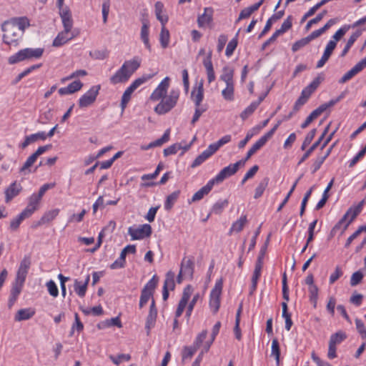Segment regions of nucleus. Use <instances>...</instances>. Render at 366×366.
<instances>
[{"instance_id":"nucleus-54","label":"nucleus","mask_w":366,"mask_h":366,"mask_svg":"<svg viewBox=\"0 0 366 366\" xmlns=\"http://www.w3.org/2000/svg\"><path fill=\"white\" fill-rule=\"evenodd\" d=\"M292 16H289L283 21V23L281 25L280 29L277 30L280 35L284 34L285 32H286L287 30H289L292 27Z\"/></svg>"},{"instance_id":"nucleus-50","label":"nucleus","mask_w":366,"mask_h":366,"mask_svg":"<svg viewBox=\"0 0 366 366\" xmlns=\"http://www.w3.org/2000/svg\"><path fill=\"white\" fill-rule=\"evenodd\" d=\"M258 107L257 103L254 102H252L240 114V117L242 119H247L249 116H250L255 109Z\"/></svg>"},{"instance_id":"nucleus-47","label":"nucleus","mask_w":366,"mask_h":366,"mask_svg":"<svg viewBox=\"0 0 366 366\" xmlns=\"http://www.w3.org/2000/svg\"><path fill=\"white\" fill-rule=\"evenodd\" d=\"M209 157L210 156L204 150L196 157V159L193 161L192 164H191V167L192 168L197 167L202 164L204 161H206Z\"/></svg>"},{"instance_id":"nucleus-61","label":"nucleus","mask_w":366,"mask_h":366,"mask_svg":"<svg viewBox=\"0 0 366 366\" xmlns=\"http://www.w3.org/2000/svg\"><path fill=\"white\" fill-rule=\"evenodd\" d=\"M327 10H324L321 13L317 14L316 17L310 20L306 25V29H309L312 26V25L316 24L319 21H320L323 19V17L327 14Z\"/></svg>"},{"instance_id":"nucleus-55","label":"nucleus","mask_w":366,"mask_h":366,"mask_svg":"<svg viewBox=\"0 0 366 366\" xmlns=\"http://www.w3.org/2000/svg\"><path fill=\"white\" fill-rule=\"evenodd\" d=\"M109 359L113 362L114 364L119 365L123 361H129L131 359V357L127 354H120L117 357L110 355Z\"/></svg>"},{"instance_id":"nucleus-4","label":"nucleus","mask_w":366,"mask_h":366,"mask_svg":"<svg viewBox=\"0 0 366 366\" xmlns=\"http://www.w3.org/2000/svg\"><path fill=\"white\" fill-rule=\"evenodd\" d=\"M43 53L44 49L42 48L23 49L10 56L8 59V62L10 64H14L25 60L37 59L41 57Z\"/></svg>"},{"instance_id":"nucleus-60","label":"nucleus","mask_w":366,"mask_h":366,"mask_svg":"<svg viewBox=\"0 0 366 366\" xmlns=\"http://www.w3.org/2000/svg\"><path fill=\"white\" fill-rule=\"evenodd\" d=\"M237 46V37L232 39L227 44L225 54L227 56H230L234 51L235 50L236 47Z\"/></svg>"},{"instance_id":"nucleus-59","label":"nucleus","mask_w":366,"mask_h":366,"mask_svg":"<svg viewBox=\"0 0 366 366\" xmlns=\"http://www.w3.org/2000/svg\"><path fill=\"white\" fill-rule=\"evenodd\" d=\"M316 129H313L307 134L301 147L302 150H305L306 147L311 143L316 134Z\"/></svg>"},{"instance_id":"nucleus-37","label":"nucleus","mask_w":366,"mask_h":366,"mask_svg":"<svg viewBox=\"0 0 366 366\" xmlns=\"http://www.w3.org/2000/svg\"><path fill=\"white\" fill-rule=\"evenodd\" d=\"M247 216L242 215L239 219H238L236 222H234L230 229V232H239L244 228L245 224L247 223Z\"/></svg>"},{"instance_id":"nucleus-30","label":"nucleus","mask_w":366,"mask_h":366,"mask_svg":"<svg viewBox=\"0 0 366 366\" xmlns=\"http://www.w3.org/2000/svg\"><path fill=\"white\" fill-rule=\"evenodd\" d=\"M140 36L145 47L150 51L151 44L149 43V23L147 22V21H144L142 23Z\"/></svg>"},{"instance_id":"nucleus-49","label":"nucleus","mask_w":366,"mask_h":366,"mask_svg":"<svg viewBox=\"0 0 366 366\" xmlns=\"http://www.w3.org/2000/svg\"><path fill=\"white\" fill-rule=\"evenodd\" d=\"M350 28L349 25H345L338 29L335 34L332 36V39L331 41H335V44L341 39V38L347 33V31Z\"/></svg>"},{"instance_id":"nucleus-19","label":"nucleus","mask_w":366,"mask_h":366,"mask_svg":"<svg viewBox=\"0 0 366 366\" xmlns=\"http://www.w3.org/2000/svg\"><path fill=\"white\" fill-rule=\"evenodd\" d=\"M269 236H268V237L266 240V242L262 247V248L259 251V256L257 257V262L255 264L254 270L253 272L254 275H257L259 277H260V275H261V271H262V266H263V259H264V254H265V252H266V250L267 248V244L269 242Z\"/></svg>"},{"instance_id":"nucleus-13","label":"nucleus","mask_w":366,"mask_h":366,"mask_svg":"<svg viewBox=\"0 0 366 366\" xmlns=\"http://www.w3.org/2000/svg\"><path fill=\"white\" fill-rule=\"evenodd\" d=\"M192 288L191 286L188 285L187 287H186L184 288L182 298L178 304V307H177V311L175 313L176 317H179L182 315V313L188 303V301L192 295Z\"/></svg>"},{"instance_id":"nucleus-43","label":"nucleus","mask_w":366,"mask_h":366,"mask_svg":"<svg viewBox=\"0 0 366 366\" xmlns=\"http://www.w3.org/2000/svg\"><path fill=\"white\" fill-rule=\"evenodd\" d=\"M159 41L163 48L167 47L169 42V31L166 29L165 25H162L159 34Z\"/></svg>"},{"instance_id":"nucleus-62","label":"nucleus","mask_w":366,"mask_h":366,"mask_svg":"<svg viewBox=\"0 0 366 366\" xmlns=\"http://www.w3.org/2000/svg\"><path fill=\"white\" fill-rule=\"evenodd\" d=\"M46 287H47V290L49 291V293L56 297L58 296L59 295V290H58V288H57V286L56 285V283L53 281V280H49L47 283H46Z\"/></svg>"},{"instance_id":"nucleus-2","label":"nucleus","mask_w":366,"mask_h":366,"mask_svg":"<svg viewBox=\"0 0 366 366\" xmlns=\"http://www.w3.org/2000/svg\"><path fill=\"white\" fill-rule=\"evenodd\" d=\"M29 26V21L25 16L14 18L5 21L1 26L4 32L3 42L9 46H17L24 34L25 29Z\"/></svg>"},{"instance_id":"nucleus-64","label":"nucleus","mask_w":366,"mask_h":366,"mask_svg":"<svg viewBox=\"0 0 366 366\" xmlns=\"http://www.w3.org/2000/svg\"><path fill=\"white\" fill-rule=\"evenodd\" d=\"M82 86L83 84L79 80L74 81L68 85L71 94L79 91Z\"/></svg>"},{"instance_id":"nucleus-53","label":"nucleus","mask_w":366,"mask_h":366,"mask_svg":"<svg viewBox=\"0 0 366 366\" xmlns=\"http://www.w3.org/2000/svg\"><path fill=\"white\" fill-rule=\"evenodd\" d=\"M310 42V39L307 37L302 38L293 44L292 46V50L293 52H296L301 48L307 45Z\"/></svg>"},{"instance_id":"nucleus-38","label":"nucleus","mask_w":366,"mask_h":366,"mask_svg":"<svg viewBox=\"0 0 366 366\" xmlns=\"http://www.w3.org/2000/svg\"><path fill=\"white\" fill-rule=\"evenodd\" d=\"M28 217H29L22 211L17 217L11 221L9 225L10 229L12 231L17 230L21 222Z\"/></svg>"},{"instance_id":"nucleus-5","label":"nucleus","mask_w":366,"mask_h":366,"mask_svg":"<svg viewBox=\"0 0 366 366\" xmlns=\"http://www.w3.org/2000/svg\"><path fill=\"white\" fill-rule=\"evenodd\" d=\"M155 74H144L142 76L135 79L123 93L121 100V108L124 111L130 101L132 93L142 84L151 79Z\"/></svg>"},{"instance_id":"nucleus-46","label":"nucleus","mask_w":366,"mask_h":366,"mask_svg":"<svg viewBox=\"0 0 366 366\" xmlns=\"http://www.w3.org/2000/svg\"><path fill=\"white\" fill-rule=\"evenodd\" d=\"M157 316V314H154V312H149L145 325V328L147 330V335L149 334L150 330L154 327L156 322Z\"/></svg>"},{"instance_id":"nucleus-21","label":"nucleus","mask_w":366,"mask_h":366,"mask_svg":"<svg viewBox=\"0 0 366 366\" xmlns=\"http://www.w3.org/2000/svg\"><path fill=\"white\" fill-rule=\"evenodd\" d=\"M212 50H209L207 54V56L203 60V65L204 66L207 71L209 83H211L215 79V74L212 62Z\"/></svg>"},{"instance_id":"nucleus-12","label":"nucleus","mask_w":366,"mask_h":366,"mask_svg":"<svg viewBox=\"0 0 366 366\" xmlns=\"http://www.w3.org/2000/svg\"><path fill=\"white\" fill-rule=\"evenodd\" d=\"M194 270V262L193 257H184L181 262L180 271L184 274V278L192 280Z\"/></svg>"},{"instance_id":"nucleus-36","label":"nucleus","mask_w":366,"mask_h":366,"mask_svg":"<svg viewBox=\"0 0 366 366\" xmlns=\"http://www.w3.org/2000/svg\"><path fill=\"white\" fill-rule=\"evenodd\" d=\"M38 157L33 153L30 155L24 165L20 168L19 172L24 174H26L31 172L30 167L34 164Z\"/></svg>"},{"instance_id":"nucleus-41","label":"nucleus","mask_w":366,"mask_h":366,"mask_svg":"<svg viewBox=\"0 0 366 366\" xmlns=\"http://www.w3.org/2000/svg\"><path fill=\"white\" fill-rule=\"evenodd\" d=\"M347 337L345 332L342 331L337 332L330 336L329 344L336 346L340 344Z\"/></svg>"},{"instance_id":"nucleus-3","label":"nucleus","mask_w":366,"mask_h":366,"mask_svg":"<svg viewBox=\"0 0 366 366\" xmlns=\"http://www.w3.org/2000/svg\"><path fill=\"white\" fill-rule=\"evenodd\" d=\"M141 59L134 56L132 59L125 61L122 66L113 74L109 81L112 84L127 82L133 73L140 66Z\"/></svg>"},{"instance_id":"nucleus-63","label":"nucleus","mask_w":366,"mask_h":366,"mask_svg":"<svg viewBox=\"0 0 366 366\" xmlns=\"http://www.w3.org/2000/svg\"><path fill=\"white\" fill-rule=\"evenodd\" d=\"M342 275V271L340 266H337L334 272L330 274V284L335 283Z\"/></svg>"},{"instance_id":"nucleus-10","label":"nucleus","mask_w":366,"mask_h":366,"mask_svg":"<svg viewBox=\"0 0 366 366\" xmlns=\"http://www.w3.org/2000/svg\"><path fill=\"white\" fill-rule=\"evenodd\" d=\"M101 89L100 85H95L92 86L84 95L79 99V106L81 108H84L92 105L97 99L99 92Z\"/></svg>"},{"instance_id":"nucleus-27","label":"nucleus","mask_w":366,"mask_h":366,"mask_svg":"<svg viewBox=\"0 0 366 366\" xmlns=\"http://www.w3.org/2000/svg\"><path fill=\"white\" fill-rule=\"evenodd\" d=\"M169 134H170V130L167 129L164 132V134L162 135V137L154 142H152L147 145L142 146L141 149L142 150H148L149 149L160 147L163 144L167 142L169 140Z\"/></svg>"},{"instance_id":"nucleus-31","label":"nucleus","mask_w":366,"mask_h":366,"mask_svg":"<svg viewBox=\"0 0 366 366\" xmlns=\"http://www.w3.org/2000/svg\"><path fill=\"white\" fill-rule=\"evenodd\" d=\"M234 69L228 66L222 69V74L220 76V80L223 81L226 85L234 84Z\"/></svg>"},{"instance_id":"nucleus-51","label":"nucleus","mask_w":366,"mask_h":366,"mask_svg":"<svg viewBox=\"0 0 366 366\" xmlns=\"http://www.w3.org/2000/svg\"><path fill=\"white\" fill-rule=\"evenodd\" d=\"M322 137H320V138L318 139V140L317 142H315L312 146L304 154V155L302 157L301 159L300 160L299 162V164H300L301 163H302L303 162H305L309 157L310 155L312 154V152L319 146V144H320V142H322Z\"/></svg>"},{"instance_id":"nucleus-42","label":"nucleus","mask_w":366,"mask_h":366,"mask_svg":"<svg viewBox=\"0 0 366 366\" xmlns=\"http://www.w3.org/2000/svg\"><path fill=\"white\" fill-rule=\"evenodd\" d=\"M179 194H180V191L177 190V191H174V192H172V194H170L169 196H167V199L165 201V204H164L165 209L169 210L172 207V206L174 205L175 202L177 200V199L179 196Z\"/></svg>"},{"instance_id":"nucleus-11","label":"nucleus","mask_w":366,"mask_h":366,"mask_svg":"<svg viewBox=\"0 0 366 366\" xmlns=\"http://www.w3.org/2000/svg\"><path fill=\"white\" fill-rule=\"evenodd\" d=\"M128 234L132 240L142 239L151 235L152 227L148 224L140 225L139 227H130L128 229Z\"/></svg>"},{"instance_id":"nucleus-29","label":"nucleus","mask_w":366,"mask_h":366,"mask_svg":"<svg viewBox=\"0 0 366 366\" xmlns=\"http://www.w3.org/2000/svg\"><path fill=\"white\" fill-rule=\"evenodd\" d=\"M191 96L193 102H194L195 107H200L201 102L204 98V89L202 83L197 88L192 90Z\"/></svg>"},{"instance_id":"nucleus-9","label":"nucleus","mask_w":366,"mask_h":366,"mask_svg":"<svg viewBox=\"0 0 366 366\" xmlns=\"http://www.w3.org/2000/svg\"><path fill=\"white\" fill-rule=\"evenodd\" d=\"M243 162H237L234 164H231L227 167H224L213 179L214 184H219L222 182L225 179L234 175L239 169V167L242 166Z\"/></svg>"},{"instance_id":"nucleus-58","label":"nucleus","mask_w":366,"mask_h":366,"mask_svg":"<svg viewBox=\"0 0 366 366\" xmlns=\"http://www.w3.org/2000/svg\"><path fill=\"white\" fill-rule=\"evenodd\" d=\"M363 274L361 271L354 272L350 278V285L354 287L360 284L363 278Z\"/></svg>"},{"instance_id":"nucleus-52","label":"nucleus","mask_w":366,"mask_h":366,"mask_svg":"<svg viewBox=\"0 0 366 366\" xmlns=\"http://www.w3.org/2000/svg\"><path fill=\"white\" fill-rule=\"evenodd\" d=\"M74 291L76 293L81 297H84L87 287H86V285L81 284L80 282H79L77 280L74 281Z\"/></svg>"},{"instance_id":"nucleus-24","label":"nucleus","mask_w":366,"mask_h":366,"mask_svg":"<svg viewBox=\"0 0 366 366\" xmlns=\"http://www.w3.org/2000/svg\"><path fill=\"white\" fill-rule=\"evenodd\" d=\"M321 82L320 77L315 78L307 87L301 92L300 97L305 100H308L311 94L316 90Z\"/></svg>"},{"instance_id":"nucleus-14","label":"nucleus","mask_w":366,"mask_h":366,"mask_svg":"<svg viewBox=\"0 0 366 366\" xmlns=\"http://www.w3.org/2000/svg\"><path fill=\"white\" fill-rule=\"evenodd\" d=\"M31 265V259L29 256H25L20 262L16 279L21 282H25L29 269Z\"/></svg>"},{"instance_id":"nucleus-18","label":"nucleus","mask_w":366,"mask_h":366,"mask_svg":"<svg viewBox=\"0 0 366 366\" xmlns=\"http://www.w3.org/2000/svg\"><path fill=\"white\" fill-rule=\"evenodd\" d=\"M335 47L336 44L335 41H330L327 43L321 59L317 63L316 67L317 69L322 68L325 64V63L330 59Z\"/></svg>"},{"instance_id":"nucleus-15","label":"nucleus","mask_w":366,"mask_h":366,"mask_svg":"<svg viewBox=\"0 0 366 366\" xmlns=\"http://www.w3.org/2000/svg\"><path fill=\"white\" fill-rule=\"evenodd\" d=\"M24 284V282H21L20 280L15 279V282L13 283L11 290L8 302V306L9 308H11L16 301L19 294L21 292Z\"/></svg>"},{"instance_id":"nucleus-44","label":"nucleus","mask_w":366,"mask_h":366,"mask_svg":"<svg viewBox=\"0 0 366 366\" xmlns=\"http://www.w3.org/2000/svg\"><path fill=\"white\" fill-rule=\"evenodd\" d=\"M234 84L226 85V87L222 91L223 98L227 101L234 100Z\"/></svg>"},{"instance_id":"nucleus-26","label":"nucleus","mask_w":366,"mask_h":366,"mask_svg":"<svg viewBox=\"0 0 366 366\" xmlns=\"http://www.w3.org/2000/svg\"><path fill=\"white\" fill-rule=\"evenodd\" d=\"M46 139V135L44 132H39L36 134H31L29 136H26L25 137L24 141L19 145L21 149H25L30 144L36 142L39 139L45 140Z\"/></svg>"},{"instance_id":"nucleus-16","label":"nucleus","mask_w":366,"mask_h":366,"mask_svg":"<svg viewBox=\"0 0 366 366\" xmlns=\"http://www.w3.org/2000/svg\"><path fill=\"white\" fill-rule=\"evenodd\" d=\"M214 9L212 7H206L204 13L197 18L199 27H205L209 26L213 21Z\"/></svg>"},{"instance_id":"nucleus-22","label":"nucleus","mask_w":366,"mask_h":366,"mask_svg":"<svg viewBox=\"0 0 366 366\" xmlns=\"http://www.w3.org/2000/svg\"><path fill=\"white\" fill-rule=\"evenodd\" d=\"M41 199L36 196V194H33L29 199V203L26 207L23 212L26 214L29 217L38 209Z\"/></svg>"},{"instance_id":"nucleus-23","label":"nucleus","mask_w":366,"mask_h":366,"mask_svg":"<svg viewBox=\"0 0 366 366\" xmlns=\"http://www.w3.org/2000/svg\"><path fill=\"white\" fill-rule=\"evenodd\" d=\"M22 187L20 184L14 182L5 191L6 202H9L14 197L17 196Z\"/></svg>"},{"instance_id":"nucleus-33","label":"nucleus","mask_w":366,"mask_h":366,"mask_svg":"<svg viewBox=\"0 0 366 366\" xmlns=\"http://www.w3.org/2000/svg\"><path fill=\"white\" fill-rule=\"evenodd\" d=\"M59 212V209H54L46 212L40 219L39 224L49 223L58 216Z\"/></svg>"},{"instance_id":"nucleus-1","label":"nucleus","mask_w":366,"mask_h":366,"mask_svg":"<svg viewBox=\"0 0 366 366\" xmlns=\"http://www.w3.org/2000/svg\"><path fill=\"white\" fill-rule=\"evenodd\" d=\"M169 82V77L166 76L149 97L152 102L159 101L154 109V112L159 115H164L169 112L177 105L179 98V91L178 89H172L167 94Z\"/></svg>"},{"instance_id":"nucleus-32","label":"nucleus","mask_w":366,"mask_h":366,"mask_svg":"<svg viewBox=\"0 0 366 366\" xmlns=\"http://www.w3.org/2000/svg\"><path fill=\"white\" fill-rule=\"evenodd\" d=\"M34 311L31 308L21 309L16 312L14 320L17 322L27 320L34 315Z\"/></svg>"},{"instance_id":"nucleus-45","label":"nucleus","mask_w":366,"mask_h":366,"mask_svg":"<svg viewBox=\"0 0 366 366\" xmlns=\"http://www.w3.org/2000/svg\"><path fill=\"white\" fill-rule=\"evenodd\" d=\"M271 355L274 356L277 365H280V350L279 342L277 339H273L272 342Z\"/></svg>"},{"instance_id":"nucleus-20","label":"nucleus","mask_w":366,"mask_h":366,"mask_svg":"<svg viewBox=\"0 0 366 366\" xmlns=\"http://www.w3.org/2000/svg\"><path fill=\"white\" fill-rule=\"evenodd\" d=\"M59 15L61 19L64 29L71 30L73 27V19L69 7L65 6L64 9H61V11H59Z\"/></svg>"},{"instance_id":"nucleus-39","label":"nucleus","mask_w":366,"mask_h":366,"mask_svg":"<svg viewBox=\"0 0 366 366\" xmlns=\"http://www.w3.org/2000/svg\"><path fill=\"white\" fill-rule=\"evenodd\" d=\"M269 183V179L267 177H264L261 180L259 183L258 186L255 189L254 198L258 199L263 194L265 189L267 188Z\"/></svg>"},{"instance_id":"nucleus-48","label":"nucleus","mask_w":366,"mask_h":366,"mask_svg":"<svg viewBox=\"0 0 366 366\" xmlns=\"http://www.w3.org/2000/svg\"><path fill=\"white\" fill-rule=\"evenodd\" d=\"M197 350V347H194L193 345L190 347H184L182 350V361L191 359Z\"/></svg>"},{"instance_id":"nucleus-35","label":"nucleus","mask_w":366,"mask_h":366,"mask_svg":"<svg viewBox=\"0 0 366 366\" xmlns=\"http://www.w3.org/2000/svg\"><path fill=\"white\" fill-rule=\"evenodd\" d=\"M154 8L157 19L161 22L162 25H165L169 19L167 15H162L164 4L161 1H157Z\"/></svg>"},{"instance_id":"nucleus-8","label":"nucleus","mask_w":366,"mask_h":366,"mask_svg":"<svg viewBox=\"0 0 366 366\" xmlns=\"http://www.w3.org/2000/svg\"><path fill=\"white\" fill-rule=\"evenodd\" d=\"M158 281L159 279L157 276L154 275L142 289L139 300L140 308H142L147 303L149 298L153 295V292L157 285Z\"/></svg>"},{"instance_id":"nucleus-25","label":"nucleus","mask_w":366,"mask_h":366,"mask_svg":"<svg viewBox=\"0 0 366 366\" xmlns=\"http://www.w3.org/2000/svg\"><path fill=\"white\" fill-rule=\"evenodd\" d=\"M365 68V67L363 66L362 63L359 61L350 70H349L342 76V78L339 80V82L340 84H344L347 82Z\"/></svg>"},{"instance_id":"nucleus-17","label":"nucleus","mask_w":366,"mask_h":366,"mask_svg":"<svg viewBox=\"0 0 366 366\" xmlns=\"http://www.w3.org/2000/svg\"><path fill=\"white\" fill-rule=\"evenodd\" d=\"M75 35L71 32V30H64L58 34L53 41V46L59 47L66 43L68 41L72 39Z\"/></svg>"},{"instance_id":"nucleus-56","label":"nucleus","mask_w":366,"mask_h":366,"mask_svg":"<svg viewBox=\"0 0 366 366\" xmlns=\"http://www.w3.org/2000/svg\"><path fill=\"white\" fill-rule=\"evenodd\" d=\"M228 205V201L227 199L219 201L216 202L212 209V212L215 214H220L222 209Z\"/></svg>"},{"instance_id":"nucleus-40","label":"nucleus","mask_w":366,"mask_h":366,"mask_svg":"<svg viewBox=\"0 0 366 366\" xmlns=\"http://www.w3.org/2000/svg\"><path fill=\"white\" fill-rule=\"evenodd\" d=\"M174 277V272H173L172 271H169L166 274L163 288L173 290L175 287Z\"/></svg>"},{"instance_id":"nucleus-57","label":"nucleus","mask_w":366,"mask_h":366,"mask_svg":"<svg viewBox=\"0 0 366 366\" xmlns=\"http://www.w3.org/2000/svg\"><path fill=\"white\" fill-rule=\"evenodd\" d=\"M181 144H174L164 149V155L165 157L176 154L179 149H182Z\"/></svg>"},{"instance_id":"nucleus-7","label":"nucleus","mask_w":366,"mask_h":366,"mask_svg":"<svg viewBox=\"0 0 366 366\" xmlns=\"http://www.w3.org/2000/svg\"><path fill=\"white\" fill-rule=\"evenodd\" d=\"M223 281L217 280L214 288L210 292L209 307L214 313L217 312L220 306V295L222 294Z\"/></svg>"},{"instance_id":"nucleus-6","label":"nucleus","mask_w":366,"mask_h":366,"mask_svg":"<svg viewBox=\"0 0 366 366\" xmlns=\"http://www.w3.org/2000/svg\"><path fill=\"white\" fill-rule=\"evenodd\" d=\"M365 200H362L355 208L350 207L344 214L342 219L336 224L335 228H340L342 226H343V229L345 230L349 226V224L355 219V217L361 212Z\"/></svg>"},{"instance_id":"nucleus-34","label":"nucleus","mask_w":366,"mask_h":366,"mask_svg":"<svg viewBox=\"0 0 366 366\" xmlns=\"http://www.w3.org/2000/svg\"><path fill=\"white\" fill-rule=\"evenodd\" d=\"M362 34V30H357L355 32H354L349 38L345 48L343 49L341 56H345L349 50L350 49L351 46L353 45V44L355 42V41L361 36Z\"/></svg>"},{"instance_id":"nucleus-28","label":"nucleus","mask_w":366,"mask_h":366,"mask_svg":"<svg viewBox=\"0 0 366 366\" xmlns=\"http://www.w3.org/2000/svg\"><path fill=\"white\" fill-rule=\"evenodd\" d=\"M214 182L209 180L207 184L199 189L194 194L192 197V202H197L201 200L206 194H207L212 189Z\"/></svg>"}]
</instances>
